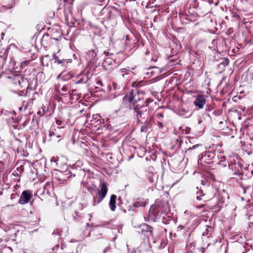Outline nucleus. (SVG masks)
I'll return each mask as SVG.
<instances>
[{"instance_id":"f257e3e1","label":"nucleus","mask_w":253,"mask_h":253,"mask_svg":"<svg viewBox=\"0 0 253 253\" xmlns=\"http://www.w3.org/2000/svg\"><path fill=\"white\" fill-rule=\"evenodd\" d=\"M196 194V199L198 200L204 202L208 201L214 196H217L218 199L220 201L227 196V193L225 190H222L221 191H219L213 187H209L208 192H204L201 188L197 191Z\"/></svg>"},{"instance_id":"f03ea898","label":"nucleus","mask_w":253,"mask_h":253,"mask_svg":"<svg viewBox=\"0 0 253 253\" xmlns=\"http://www.w3.org/2000/svg\"><path fill=\"white\" fill-rule=\"evenodd\" d=\"M134 110L136 113V116L139 123H143L148 119V113L147 109L144 107V104H139L137 102H133Z\"/></svg>"},{"instance_id":"7ed1b4c3","label":"nucleus","mask_w":253,"mask_h":253,"mask_svg":"<svg viewBox=\"0 0 253 253\" xmlns=\"http://www.w3.org/2000/svg\"><path fill=\"white\" fill-rule=\"evenodd\" d=\"M164 196L166 197L165 199L162 200L160 203H159V209H161V214L159 215V224L160 222L163 224H169L168 220L163 215V214L168 213L169 211V194L166 192L164 194Z\"/></svg>"},{"instance_id":"20e7f679","label":"nucleus","mask_w":253,"mask_h":253,"mask_svg":"<svg viewBox=\"0 0 253 253\" xmlns=\"http://www.w3.org/2000/svg\"><path fill=\"white\" fill-rule=\"evenodd\" d=\"M99 190L97 193V196L94 197L93 205L95 206L101 203L106 197L108 192V187L106 183L103 180H101L99 186Z\"/></svg>"},{"instance_id":"39448f33","label":"nucleus","mask_w":253,"mask_h":253,"mask_svg":"<svg viewBox=\"0 0 253 253\" xmlns=\"http://www.w3.org/2000/svg\"><path fill=\"white\" fill-rule=\"evenodd\" d=\"M216 158V151L208 150L199 156L198 163L202 166L212 164Z\"/></svg>"},{"instance_id":"423d86ee","label":"nucleus","mask_w":253,"mask_h":253,"mask_svg":"<svg viewBox=\"0 0 253 253\" xmlns=\"http://www.w3.org/2000/svg\"><path fill=\"white\" fill-rule=\"evenodd\" d=\"M229 168L233 172V175H238L239 179H242L243 176V165L238 160L230 158L228 163Z\"/></svg>"},{"instance_id":"0eeeda50","label":"nucleus","mask_w":253,"mask_h":253,"mask_svg":"<svg viewBox=\"0 0 253 253\" xmlns=\"http://www.w3.org/2000/svg\"><path fill=\"white\" fill-rule=\"evenodd\" d=\"M146 90L145 87L142 88H137V89H132L128 96V101L130 103L133 102H140L143 98Z\"/></svg>"},{"instance_id":"6e6552de","label":"nucleus","mask_w":253,"mask_h":253,"mask_svg":"<svg viewBox=\"0 0 253 253\" xmlns=\"http://www.w3.org/2000/svg\"><path fill=\"white\" fill-rule=\"evenodd\" d=\"M33 197V191L31 190H26L23 191L20 197L18 203L21 205H25L30 202Z\"/></svg>"},{"instance_id":"1a4fd4ad","label":"nucleus","mask_w":253,"mask_h":253,"mask_svg":"<svg viewBox=\"0 0 253 253\" xmlns=\"http://www.w3.org/2000/svg\"><path fill=\"white\" fill-rule=\"evenodd\" d=\"M64 136V132L61 128L57 127L54 130L49 131V136L50 141H56L57 138H62Z\"/></svg>"},{"instance_id":"9d476101","label":"nucleus","mask_w":253,"mask_h":253,"mask_svg":"<svg viewBox=\"0 0 253 253\" xmlns=\"http://www.w3.org/2000/svg\"><path fill=\"white\" fill-rule=\"evenodd\" d=\"M169 47H167L164 49V52H166L167 56V58H172L175 56L177 54V51L174 48L175 46V44L174 42H172Z\"/></svg>"},{"instance_id":"9b49d317","label":"nucleus","mask_w":253,"mask_h":253,"mask_svg":"<svg viewBox=\"0 0 253 253\" xmlns=\"http://www.w3.org/2000/svg\"><path fill=\"white\" fill-rule=\"evenodd\" d=\"M206 98L205 95H198L194 101V104L199 109H202L206 103Z\"/></svg>"},{"instance_id":"f8f14e48","label":"nucleus","mask_w":253,"mask_h":253,"mask_svg":"<svg viewBox=\"0 0 253 253\" xmlns=\"http://www.w3.org/2000/svg\"><path fill=\"white\" fill-rule=\"evenodd\" d=\"M142 103H146L145 107H146L147 106L149 108L150 112H151L153 111H156L158 109L157 102L156 101H154L152 99L148 98L145 102L142 101Z\"/></svg>"},{"instance_id":"ddd939ff","label":"nucleus","mask_w":253,"mask_h":253,"mask_svg":"<svg viewBox=\"0 0 253 253\" xmlns=\"http://www.w3.org/2000/svg\"><path fill=\"white\" fill-rule=\"evenodd\" d=\"M73 77V75L71 72L64 71L57 76V79L66 81L72 79Z\"/></svg>"},{"instance_id":"4468645a","label":"nucleus","mask_w":253,"mask_h":253,"mask_svg":"<svg viewBox=\"0 0 253 253\" xmlns=\"http://www.w3.org/2000/svg\"><path fill=\"white\" fill-rule=\"evenodd\" d=\"M33 99H29L27 100H24L22 103V106L19 108V110L25 111L26 109L31 110L33 104Z\"/></svg>"},{"instance_id":"2eb2a0df","label":"nucleus","mask_w":253,"mask_h":253,"mask_svg":"<svg viewBox=\"0 0 253 253\" xmlns=\"http://www.w3.org/2000/svg\"><path fill=\"white\" fill-rule=\"evenodd\" d=\"M149 215L152 219H156L158 215V209L157 206H152L150 208Z\"/></svg>"},{"instance_id":"dca6fc26","label":"nucleus","mask_w":253,"mask_h":253,"mask_svg":"<svg viewBox=\"0 0 253 253\" xmlns=\"http://www.w3.org/2000/svg\"><path fill=\"white\" fill-rule=\"evenodd\" d=\"M243 193L247 196L248 200L253 199V187L249 186L243 188Z\"/></svg>"},{"instance_id":"f3484780","label":"nucleus","mask_w":253,"mask_h":253,"mask_svg":"<svg viewBox=\"0 0 253 253\" xmlns=\"http://www.w3.org/2000/svg\"><path fill=\"white\" fill-rule=\"evenodd\" d=\"M149 229L150 228L148 225L143 224L140 225L138 232L144 236H147L149 232L150 234L151 233V231Z\"/></svg>"},{"instance_id":"a211bd4d","label":"nucleus","mask_w":253,"mask_h":253,"mask_svg":"<svg viewBox=\"0 0 253 253\" xmlns=\"http://www.w3.org/2000/svg\"><path fill=\"white\" fill-rule=\"evenodd\" d=\"M182 141L177 138H173L171 141L172 145L169 147L170 149H178L181 147Z\"/></svg>"},{"instance_id":"6ab92c4d","label":"nucleus","mask_w":253,"mask_h":253,"mask_svg":"<svg viewBox=\"0 0 253 253\" xmlns=\"http://www.w3.org/2000/svg\"><path fill=\"white\" fill-rule=\"evenodd\" d=\"M117 199V196L116 195H112L110 197V200L109 203V206L110 210L114 211H115L116 206V202Z\"/></svg>"},{"instance_id":"aec40b11","label":"nucleus","mask_w":253,"mask_h":253,"mask_svg":"<svg viewBox=\"0 0 253 253\" xmlns=\"http://www.w3.org/2000/svg\"><path fill=\"white\" fill-rule=\"evenodd\" d=\"M8 79H12L15 84L21 85V81H24V78L20 75L13 74V77H8Z\"/></svg>"},{"instance_id":"412c9836","label":"nucleus","mask_w":253,"mask_h":253,"mask_svg":"<svg viewBox=\"0 0 253 253\" xmlns=\"http://www.w3.org/2000/svg\"><path fill=\"white\" fill-rule=\"evenodd\" d=\"M131 86L132 87L134 88L133 89H137V88H142L145 87V83L143 81H140L138 82H133Z\"/></svg>"},{"instance_id":"4be33fe9","label":"nucleus","mask_w":253,"mask_h":253,"mask_svg":"<svg viewBox=\"0 0 253 253\" xmlns=\"http://www.w3.org/2000/svg\"><path fill=\"white\" fill-rule=\"evenodd\" d=\"M229 63V60L227 58H221L220 60V62L218 65L219 68H221L222 70H224V68L228 65Z\"/></svg>"},{"instance_id":"5701e85b","label":"nucleus","mask_w":253,"mask_h":253,"mask_svg":"<svg viewBox=\"0 0 253 253\" xmlns=\"http://www.w3.org/2000/svg\"><path fill=\"white\" fill-rule=\"evenodd\" d=\"M161 131L163 133L162 137L166 136L165 134L168 131V127L166 126V124H163L159 122V132Z\"/></svg>"},{"instance_id":"b1692460","label":"nucleus","mask_w":253,"mask_h":253,"mask_svg":"<svg viewBox=\"0 0 253 253\" xmlns=\"http://www.w3.org/2000/svg\"><path fill=\"white\" fill-rule=\"evenodd\" d=\"M168 59L169 60V62L168 63V66L169 67H172V66L178 63V58L176 57V55L172 58H168Z\"/></svg>"},{"instance_id":"393cba45","label":"nucleus","mask_w":253,"mask_h":253,"mask_svg":"<svg viewBox=\"0 0 253 253\" xmlns=\"http://www.w3.org/2000/svg\"><path fill=\"white\" fill-rule=\"evenodd\" d=\"M87 55L88 56L90 61H95L96 60V53L94 50H90L87 52Z\"/></svg>"},{"instance_id":"a878e982","label":"nucleus","mask_w":253,"mask_h":253,"mask_svg":"<svg viewBox=\"0 0 253 253\" xmlns=\"http://www.w3.org/2000/svg\"><path fill=\"white\" fill-rule=\"evenodd\" d=\"M213 231V228L211 226H207L206 231L203 233V235H207L209 237Z\"/></svg>"},{"instance_id":"bb28decb","label":"nucleus","mask_w":253,"mask_h":253,"mask_svg":"<svg viewBox=\"0 0 253 253\" xmlns=\"http://www.w3.org/2000/svg\"><path fill=\"white\" fill-rule=\"evenodd\" d=\"M146 205V203L145 202L142 201L141 200L136 201L133 204V206L134 207L138 208L140 207H145Z\"/></svg>"},{"instance_id":"cd10ccee","label":"nucleus","mask_w":253,"mask_h":253,"mask_svg":"<svg viewBox=\"0 0 253 253\" xmlns=\"http://www.w3.org/2000/svg\"><path fill=\"white\" fill-rule=\"evenodd\" d=\"M56 124L58 126V127L61 128V130H62V129L64 128L66 126V123L60 120H56Z\"/></svg>"},{"instance_id":"c85d7f7f","label":"nucleus","mask_w":253,"mask_h":253,"mask_svg":"<svg viewBox=\"0 0 253 253\" xmlns=\"http://www.w3.org/2000/svg\"><path fill=\"white\" fill-rule=\"evenodd\" d=\"M65 9L64 10L66 11L67 10L69 13H71L72 10V5L71 3H68L67 1H65Z\"/></svg>"},{"instance_id":"c756f323","label":"nucleus","mask_w":253,"mask_h":253,"mask_svg":"<svg viewBox=\"0 0 253 253\" xmlns=\"http://www.w3.org/2000/svg\"><path fill=\"white\" fill-rule=\"evenodd\" d=\"M53 58L54 59L55 62L59 64L63 63L65 61L67 60L66 59L60 60L58 56H57L56 54H54Z\"/></svg>"},{"instance_id":"7c9ffc66","label":"nucleus","mask_w":253,"mask_h":253,"mask_svg":"<svg viewBox=\"0 0 253 253\" xmlns=\"http://www.w3.org/2000/svg\"><path fill=\"white\" fill-rule=\"evenodd\" d=\"M247 78L250 80L253 79V69H249L247 74Z\"/></svg>"},{"instance_id":"2f4dec72","label":"nucleus","mask_w":253,"mask_h":253,"mask_svg":"<svg viewBox=\"0 0 253 253\" xmlns=\"http://www.w3.org/2000/svg\"><path fill=\"white\" fill-rule=\"evenodd\" d=\"M128 70L126 68H122L119 71V73L122 74V76L123 77H125V75H127L129 74L128 72Z\"/></svg>"},{"instance_id":"473e14b6","label":"nucleus","mask_w":253,"mask_h":253,"mask_svg":"<svg viewBox=\"0 0 253 253\" xmlns=\"http://www.w3.org/2000/svg\"><path fill=\"white\" fill-rule=\"evenodd\" d=\"M49 40L50 43H51L52 44L55 43V44L58 45L59 43V40L57 38H49ZM51 46H52V45H51Z\"/></svg>"},{"instance_id":"72a5a7b5","label":"nucleus","mask_w":253,"mask_h":253,"mask_svg":"<svg viewBox=\"0 0 253 253\" xmlns=\"http://www.w3.org/2000/svg\"><path fill=\"white\" fill-rule=\"evenodd\" d=\"M31 61V60H26V61L22 62L21 63V65H20L21 68H25L26 66H27L28 65H29Z\"/></svg>"},{"instance_id":"f704fd0d","label":"nucleus","mask_w":253,"mask_h":253,"mask_svg":"<svg viewBox=\"0 0 253 253\" xmlns=\"http://www.w3.org/2000/svg\"><path fill=\"white\" fill-rule=\"evenodd\" d=\"M200 145V144L195 145L192 147L188 148L187 151L191 152L193 149H195L196 148H197Z\"/></svg>"},{"instance_id":"c9c22d12","label":"nucleus","mask_w":253,"mask_h":253,"mask_svg":"<svg viewBox=\"0 0 253 253\" xmlns=\"http://www.w3.org/2000/svg\"><path fill=\"white\" fill-rule=\"evenodd\" d=\"M207 176L209 177L211 179H214V174L211 173L210 172H208L207 174Z\"/></svg>"},{"instance_id":"e433bc0d","label":"nucleus","mask_w":253,"mask_h":253,"mask_svg":"<svg viewBox=\"0 0 253 253\" xmlns=\"http://www.w3.org/2000/svg\"><path fill=\"white\" fill-rule=\"evenodd\" d=\"M18 196V195L17 194V193L15 192V193H12L11 195V199H15L16 198V197H17Z\"/></svg>"},{"instance_id":"4c0bfd02","label":"nucleus","mask_w":253,"mask_h":253,"mask_svg":"<svg viewBox=\"0 0 253 253\" xmlns=\"http://www.w3.org/2000/svg\"><path fill=\"white\" fill-rule=\"evenodd\" d=\"M67 90H68V87H67L66 85H64V86L61 88V90H62L63 92H65L67 91Z\"/></svg>"},{"instance_id":"58836bf2","label":"nucleus","mask_w":253,"mask_h":253,"mask_svg":"<svg viewBox=\"0 0 253 253\" xmlns=\"http://www.w3.org/2000/svg\"><path fill=\"white\" fill-rule=\"evenodd\" d=\"M87 81V77L86 78V80L85 81H84V80L82 79H80L78 82V83H85Z\"/></svg>"},{"instance_id":"ea45409f","label":"nucleus","mask_w":253,"mask_h":253,"mask_svg":"<svg viewBox=\"0 0 253 253\" xmlns=\"http://www.w3.org/2000/svg\"><path fill=\"white\" fill-rule=\"evenodd\" d=\"M160 230L161 232L163 231L165 232H167V229L166 228L162 227L161 226H160Z\"/></svg>"},{"instance_id":"a19ab883","label":"nucleus","mask_w":253,"mask_h":253,"mask_svg":"<svg viewBox=\"0 0 253 253\" xmlns=\"http://www.w3.org/2000/svg\"><path fill=\"white\" fill-rule=\"evenodd\" d=\"M113 86L114 88V89H117L118 88V84L117 83H113Z\"/></svg>"},{"instance_id":"79ce46f5","label":"nucleus","mask_w":253,"mask_h":253,"mask_svg":"<svg viewBox=\"0 0 253 253\" xmlns=\"http://www.w3.org/2000/svg\"><path fill=\"white\" fill-rule=\"evenodd\" d=\"M166 73H164L163 74V75H159V80L161 79V78H164L165 77H166L167 75H165Z\"/></svg>"},{"instance_id":"37998d69","label":"nucleus","mask_w":253,"mask_h":253,"mask_svg":"<svg viewBox=\"0 0 253 253\" xmlns=\"http://www.w3.org/2000/svg\"><path fill=\"white\" fill-rule=\"evenodd\" d=\"M208 183V182L206 180H205V181L202 180L201 181V183L203 185H205L206 184V183Z\"/></svg>"},{"instance_id":"c03bdc74","label":"nucleus","mask_w":253,"mask_h":253,"mask_svg":"<svg viewBox=\"0 0 253 253\" xmlns=\"http://www.w3.org/2000/svg\"><path fill=\"white\" fill-rule=\"evenodd\" d=\"M183 228H184V227H183V226H182V225H179V226H178V227H177V229H178V230H182Z\"/></svg>"},{"instance_id":"a18cd8bd","label":"nucleus","mask_w":253,"mask_h":253,"mask_svg":"<svg viewBox=\"0 0 253 253\" xmlns=\"http://www.w3.org/2000/svg\"><path fill=\"white\" fill-rule=\"evenodd\" d=\"M154 22H156L158 20V17L157 15L155 16L153 18Z\"/></svg>"},{"instance_id":"49530a36","label":"nucleus","mask_w":253,"mask_h":253,"mask_svg":"<svg viewBox=\"0 0 253 253\" xmlns=\"http://www.w3.org/2000/svg\"><path fill=\"white\" fill-rule=\"evenodd\" d=\"M151 157L152 159V160L154 161L156 160L157 157L155 156V155H154L153 156H151Z\"/></svg>"},{"instance_id":"de8ad7c7","label":"nucleus","mask_w":253,"mask_h":253,"mask_svg":"<svg viewBox=\"0 0 253 253\" xmlns=\"http://www.w3.org/2000/svg\"><path fill=\"white\" fill-rule=\"evenodd\" d=\"M204 206H205V205H202L198 206L197 207V208L199 209H200V208H203Z\"/></svg>"},{"instance_id":"09e8293b","label":"nucleus","mask_w":253,"mask_h":253,"mask_svg":"<svg viewBox=\"0 0 253 253\" xmlns=\"http://www.w3.org/2000/svg\"><path fill=\"white\" fill-rule=\"evenodd\" d=\"M156 0H149V2L150 3H154L155 1H156Z\"/></svg>"},{"instance_id":"8fccbe9b","label":"nucleus","mask_w":253,"mask_h":253,"mask_svg":"<svg viewBox=\"0 0 253 253\" xmlns=\"http://www.w3.org/2000/svg\"><path fill=\"white\" fill-rule=\"evenodd\" d=\"M20 168L21 169L20 171H23L24 168H23V165H21L20 167Z\"/></svg>"},{"instance_id":"3c124183","label":"nucleus","mask_w":253,"mask_h":253,"mask_svg":"<svg viewBox=\"0 0 253 253\" xmlns=\"http://www.w3.org/2000/svg\"><path fill=\"white\" fill-rule=\"evenodd\" d=\"M97 84H99V85H102V82H101V81H98V82H97Z\"/></svg>"},{"instance_id":"603ef678","label":"nucleus","mask_w":253,"mask_h":253,"mask_svg":"<svg viewBox=\"0 0 253 253\" xmlns=\"http://www.w3.org/2000/svg\"><path fill=\"white\" fill-rule=\"evenodd\" d=\"M76 214L77 216H78V217L81 216V215L79 214V213L78 212H76Z\"/></svg>"},{"instance_id":"864d4df0","label":"nucleus","mask_w":253,"mask_h":253,"mask_svg":"<svg viewBox=\"0 0 253 253\" xmlns=\"http://www.w3.org/2000/svg\"><path fill=\"white\" fill-rule=\"evenodd\" d=\"M60 93V95H62V96L65 95H66L67 94V93H63H63Z\"/></svg>"},{"instance_id":"5fc2aeb1","label":"nucleus","mask_w":253,"mask_h":253,"mask_svg":"<svg viewBox=\"0 0 253 253\" xmlns=\"http://www.w3.org/2000/svg\"><path fill=\"white\" fill-rule=\"evenodd\" d=\"M244 248H245V247H244ZM248 252L247 250L245 249V251L244 252H243V253H247Z\"/></svg>"},{"instance_id":"6e6d98bb","label":"nucleus","mask_w":253,"mask_h":253,"mask_svg":"<svg viewBox=\"0 0 253 253\" xmlns=\"http://www.w3.org/2000/svg\"><path fill=\"white\" fill-rule=\"evenodd\" d=\"M159 116L160 117H163V115L162 113H159Z\"/></svg>"},{"instance_id":"4d7b16f0","label":"nucleus","mask_w":253,"mask_h":253,"mask_svg":"<svg viewBox=\"0 0 253 253\" xmlns=\"http://www.w3.org/2000/svg\"><path fill=\"white\" fill-rule=\"evenodd\" d=\"M104 53H105L106 55H108V52H106V51H105V52H104Z\"/></svg>"},{"instance_id":"13d9d810","label":"nucleus","mask_w":253,"mask_h":253,"mask_svg":"<svg viewBox=\"0 0 253 253\" xmlns=\"http://www.w3.org/2000/svg\"><path fill=\"white\" fill-rule=\"evenodd\" d=\"M163 176H164V173H162V180H163Z\"/></svg>"},{"instance_id":"bf43d9fd","label":"nucleus","mask_w":253,"mask_h":253,"mask_svg":"<svg viewBox=\"0 0 253 253\" xmlns=\"http://www.w3.org/2000/svg\"><path fill=\"white\" fill-rule=\"evenodd\" d=\"M69 60L70 61H68V62H71V59H70V60ZM67 62L68 63V62Z\"/></svg>"},{"instance_id":"052dcab7","label":"nucleus","mask_w":253,"mask_h":253,"mask_svg":"<svg viewBox=\"0 0 253 253\" xmlns=\"http://www.w3.org/2000/svg\"><path fill=\"white\" fill-rule=\"evenodd\" d=\"M162 93H163L162 92H161V96H163Z\"/></svg>"},{"instance_id":"680f3d73","label":"nucleus","mask_w":253,"mask_h":253,"mask_svg":"<svg viewBox=\"0 0 253 253\" xmlns=\"http://www.w3.org/2000/svg\"><path fill=\"white\" fill-rule=\"evenodd\" d=\"M160 73H161L162 72V70H161L160 71H159Z\"/></svg>"},{"instance_id":"e2e57ef3","label":"nucleus","mask_w":253,"mask_h":253,"mask_svg":"<svg viewBox=\"0 0 253 253\" xmlns=\"http://www.w3.org/2000/svg\"><path fill=\"white\" fill-rule=\"evenodd\" d=\"M160 108H163V107H159V108L160 109Z\"/></svg>"},{"instance_id":"0e129e2a","label":"nucleus","mask_w":253,"mask_h":253,"mask_svg":"<svg viewBox=\"0 0 253 253\" xmlns=\"http://www.w3.org/2000/svg\"><path fill=\"white\" fill-rule=\"evenodd\" d=\"M69 172H70V174H72L71 171H70Z\"/></svg>"}]
</instances>
